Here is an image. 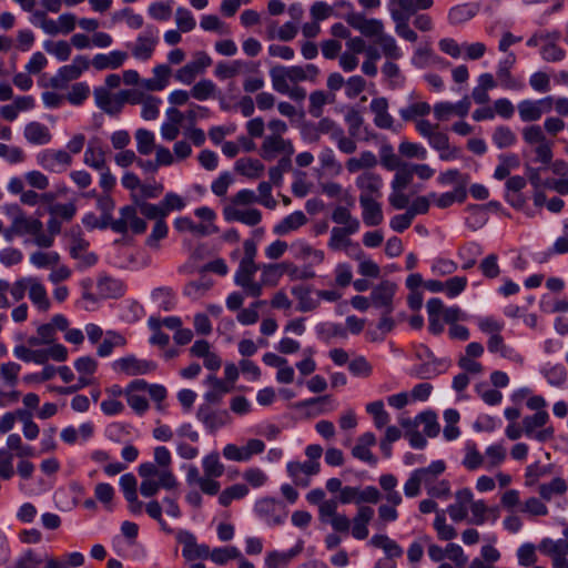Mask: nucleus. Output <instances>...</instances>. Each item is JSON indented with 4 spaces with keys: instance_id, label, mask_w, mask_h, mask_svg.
<instances>
[{
    "instance_id": "4",
    "label": "nucleus",
    "mask_w": 568,
    "mask_h": 568,
    "mask_svg": "<svg viewBox=\"0 0 568 568\" xmlns=\"http://www.w3.org/2000/svg\"><path fill=\"white\" fill-rule=\"evenodd\" d=\"M112 231L126 234L129 231L133 234H142L146 231V222L139 217L138 207L126 205L120 210V217L112 220Z\"/></svg>"
},
{
    "instance_id": "46",
    "label": "nucleus",
    "mask_w": 568,
    "mask_h": 568,
    "mask_svg": "<svg viewBox=\"0 0 568 568\" xmlns=\"http://www.w3.org/2000/svg\"><path fill=\"white\" fill-rule=\"evenodd\" d=\"M445 470V464L442 460L432 463L428 467L416 469L415 473L422 479L425 486L435 483V479Z\"/></svg>"
},
{
    "instance_id": "23",
    "label": "nucleus",
    "mask_w": 568,
    "mask_h": 568,
    "mask_svg": "<svg viewBox=\"0 0 568 568\" xmlns=\"http://www.w3.org/2000/svg\"><path fill=\"white\" fill-rule=\"evenodd\" d=\"M171 73L168 64H159L153 69L154 77L143 81L142 85L150 91H161L168 85Z\"/></svg>"
},
{
    "instance_id": "40",
    "label": "nucleus",
    "mask_w": 568,
    "mask_h": 568,
    "mask_svg": "<svg viewBox=\"0 0 568 568\" xmlns=\"http://www.w3.org/2000/svg\"><path fill=\"white\" fill-rule=\"evenodd\" d=\"M567 488L566 481L560 477H556L550 483L541 484L538 487V493L542 499L550 500L554 495L565 494Z\"/></svg>"
},
{
    "instance_id": "45",
    "label": "nucleus",
    "mask_w": 568,
    "mask_h": 568,
    "mask_svg": "<svg viewBox=\"0 0 568 568\" xmlns=\"http://www.w3.org/2000/svg\"><path fill=\"white\" fill-rule=\"evenodd\" d=\"M84 163L98 171L105 169V154L100 146L89 145L84 153Z\"/></svg>"
},
{
    "instance_id": "39",
    "label": "nucleus",
    "mask_w": 568,
    "mask_h": 568,
    "mask_svg": "<svg viewBox=\"0 0 568 568\" xmlns=\"http://www.w3.org/2000/svg\"><path fill=\"white\" fill-rule=\"evenodd\" d=\"M217 89L213 81L209 79H202L196 82L191 89V95L199 100L205 101L216 95Z\"/></svg>"
},
{
    "instance_id": "53",
    "label": "nucleus",
    "mask_w": 568,
    "mask_h": 568,
    "mask_svg": "<svg viewBox=\"0 0 568 568\" xmlns=\"http://www.w3.org/2000/svg\"><path fill=\"white\" fill-rule=\"evenodd\" d=\"M270 77L272 80L273 89L276 92L282 93V94H284L285 92H288L290 79L285 74L284 67H281V65L273 67L270 70Z\"/></svg>"
},
{
    "instance_id": "58",
    "label": "nucleus",
    "mask_w": 568,
    "mask_h": 568,
    "mask_svg": "<svg viewBox=\"0 0 568 568\" xmlns=\"http://www.w3.org/2000/svg\"><path fill=\"white\" fill-rule=\"evenodd\" d=\"M80 73L72 64L62 67L58 74L51 79V85L53 88H61L64 83L77 80Z\"/></svg>"
},
{
    "instance_id": "33",
    "label": "nucleus",
    "mask_w": 568,
    "mask_h": 568,
    "mask_svg": "<svg viewBox=\"0 0 568 568\" xmlns=\"http://www.w3.org/2000/svg\"><path fill=\"white\" fill-rule=\"evenodd\" d=\"M377 164L376 155L371 151H364L357 158H351L346 161V169L349 173H356L361 170L372 169Z\"/></svg>"
},
{
    "instance_id": "13",
    "label": "nucleus",
    "mask_w": 568,
    "mask_h": 568,
    "mask_svg": "<svg viewBox=\"0 0 568 568\" xmlns=\"http://www.w3.org/2000/svg\"><path fill=\"white\" fill-rule=\"evenodd\" d=\"M223 215L229 222L237 221L248 226H255L262 220V214L257 209L241 210L235 205H225Z\"/></svg>"
},
{
    "instance_id": "54",
    "label": "nucleus",
    "mask_w": 568,
    "mask_h": 568,
    "mask_svg": "<svg viewBox=\"0 0 568 568\" xmlns=\"http://www.w3.org/2000/svg\"><path fill=\"white\" fill-rule=\"evenodd\" d=\"M245 63L241 60H235L232 63L220 62L215 67V75L222 80L231 79L237 75Z\"/></svg>"
},
{
    "instance_id": "1",
    "label": "nucleus",
    "mask_w": 568,
    "mask_h": 568,
    "mask_svg": "<svg viewBox=\"0 0 568 568\" xmlns=\"http://www.w3.org/2000/svg\"><path fill=\"white\" fill-rule=\"evenodd\" d=\"M8 212L12 214V223L4 232V236L8 240H11L13 236L33 235L43 230V224L40 220L24 215L19 206H9Z\"/></svg>"
},
{
    "instance_id": "27",
    "label": "nucleus",
    "mask_w": 568,
    "mask_h": 568,
    "mask_svg": "<svg viewBox=\"0 0 568 568\" xmlns=\"http://www.w3.org/2000/svg\"><path fill=\"white\" fill-rule=\"evenodd\" d=\"M89 243L84 240H77L73 242L70 254L73 258L80 261V266L88 267L95 264L98 257L94 253L88 252Z\"/></svg>"
},
{
    "instance_id": "29",
    "label": "nucleus",
    "mask_w": 568,
    "mask_h": 568,
    "mask_svg": "<svg viewBox=\"0 0 568 568\" xmlns=\"http://www.w3.org/2000/svg\"><path fill=\"white\" fill-rule=\"evenodd\" d=\"M264 164L256 159H240L235 163V170L248 179H257L264 172Z\"/></svg>"
},
{
    "instance_id": "10",
    "label": "nucleus",
    "mask_w": 568,
    "mask_h": 568,
    "mask_svg": "<svg viewBox=\"0 0 568 568\" xmlns=\"http://www.w3.org/2000/svg\"><path fill=\"white\" fill-rule=\"evenodd\" d=\"M347 23L358 30L365 37H377L384 34V24L377 19H366L363 14L351 13L346 17Z\"/></svg>"
},
{
    "instance_id": "22",
    "label": "nucleus",
    "mask_w": 568,
    "mask_h": 568,
    "mask_svg": "<svg viewBox=\"0 0 568 568\" xmlns=\"http://www.w3.org/2000/svg\"><path fill=\"white\" fill-rule=\"evenodd\" d=\"M550 100H524L518 104V113L524 122L538 121L544 114L542 103L549 104Z\"/></svg>"
},
{
    "instance_id": "5",
    "label": "nucleus",
    "mask_w": 568,
    "mask_h": 568,
    "mask_svg": "<svg viewBox=\"0 0 568 568\" xmlns=\"http://www.w3.org/2000/svg\"><path fill=\"white\" fill-rule=\"evenodd\" d=\"M295 150L291 140L278 134L266 135L260 148V155L265 161H272L278 155L294 154Z\"/></svg>"
},
{
    "instance_id": "61",
    "label": "nucleus",
    "mask_w": 568,
    "mask_h": 568,
    "mask_svg": "<svg viewBox=\"0 0 568 568\" xmlns=\"http://www.w3.org/2000/svg\"><path fill=\"white\" fill-rule=\"evenodd\" d=\"M524 141L529 145L542 144L547 138L539 125H528L521 131Z\"/></svg>"
},
{
    "instance_id": "2",
    "label": "nucleus",
    "mask_w": 568,
    "mask_h": 568,
    "mask_svg": "<svg viewBox=\"0 0 568 568\" xmlns=\"http://www.w3.org/2000/svg\"><path fill=\"white\" fill-rule=\"evenodd\" d=\"M549 420V414L546 410L536 412L534 415L523 418L524 435L528 438H534L539 443H545L554 439V427H545Z\"/></svg>"
},
{
    "instance_id": "48",
    "label": "nucleus",
    "mask_w": 568,
    "mask_h": 568,
    "mask_svg": "<svg viewBox=\"0 0 568 568\" xmlns=\"http://www.w3.org/2000/svg\"><path fill=\"white\" fill-rule=\"evenodd\" d=\"M381 163L388 171H396L403 166L406 162L394 153L393 146L385 144L381 148Z\"/></svg>"
},
{
    "instance_id": "19",
    "label": "nucleus",
    "mask_w": 568,
    "mask_h": 568,
    "mask_svg": "<svg viewBox=\"0 0 568 568\" xmlns=\"http://www.w3.org/2000/svg\"><path fill=\"white\" fill-rule=\"evenodd\" d=\"M376 444V438L373 433H365L358 437L356 445L352 449V455L363 462L376 464L377 459L369 450L371 446Z\"/></svg>"
},
{
    "instance_id": "30",
    "label": "nucleus",
    "mask_w": 568,
    "mask_h": 568,
    "mask_svg": "<svg viewBox=\"0 0 568 568\" xmlns=\"http://www.w3.org/2000/svg\"><path fill=\"white\" fill-rule=\"evenodd\" d=\"M357 231L358 230L354 227H333L331 239L328 242L329 248H332L333 251L346 248L352 244L349 235L356 233Z\"/></svg>"
},
{
    "instance_id": "28",
    "label": "nucleus",
    "mask_w": 568,
    "mask_h": 568,
    "mask_svg": "<svg viewBox=\"0 0 568 568\" xmlns=\"http://www.w3.org/2000/svg\"><path fill=\"white\" fill-rule=\"evenodd\" d=\"M335 102L334 93H326L324 91H314L310 94L308 112L314 118H321L323 114V106L327 103Z\"/></svg>"
},
{
    "instance_id": "38",
    "label": "nucleus",
    "mask_w": 568,
    "mask_h": 568,
    "mask_svg": "<svg viewBox=\"0 0 568 568\" xmlns=\"http://www.w3.org/2000/svg\"><path fill=\"white\" fill-rule=\"evenodd\" d=\"M155 45L156 39L152 37H139L132 48V54L136 59L148 60L151 58Z\"/></svg>"
},
{
    "instance_id": "51",
    "label": "nucleus",
    "mask_w": 568,
    "mask_h": 568,
    "mask_svg": "<svg viewBox=\"0 0 568 568\" xmlns=\"http://www.w3.org/2000/svg\"><path fill=\"white\" fill-rule=\"evenodd\" d=\"M332 220L342 227H354L356 230L359 229V221L354 217L349 210L344 206H337L332 213Z\"/></svg>"
},
{
    "instance_id": "47",
    "label": "nucleus",
    "mask_w": 568,
    "mask_h": 568,
    "mask_svg": "<svg viewBox=\"0 0 568 568\" xmlns=\"http://www.w3.org/2000/svg\"><path fill=\"white\" fill-rule=\"evenodd\" d=\"M138 152L143 155L150 154L156 146L154 143V134L145 129H139L135 132Z\"/></svg>"
},
{
    "instance_id": "56",
    "label": "nucleus",
    "mask_w": 568,
    "mask_h": 568,
    "mask_svg": "<svg viewBox=\"0 0 568 568\" xmlns=\"http://www.w3.org/2000/svg\"><path fill=\"white\" fill-rule=\"evenodd\" d=\"M366 410L373 415L374 423L377 428H383L389 420V416L384 409V404L382 400L369 403L366 406Z\"/></svg>"
},
{
    "instance_id": "32",
    "label": "nucleus",
    "mask_w": 568,
    "mask_h": 568,
    "mask_svg": "<svg viewBox=\"0 0 568 568\" xmlns=\"http://www.w3.org/2000/svg\"><path fill=\"white\" fill-rule=\"evenodd\" d=\"M538 549L552 560L561 555H568V540L545 538L540 541Z\"/></svg>"
},
{
    "instance_id": "26",
    "label": "nucleus",
    "mask_w": 568,
    "mask_h": 568,
    "mask_svg": "<svg viewBox=\"0 0 568 568\" xmlns=\"http://www.w3.org/2000/svg\"><path fill=\"white\" fill-rule=\"evenodd\" d=\"M29 297L34 305L41 311H48L50 301L44 286L33 277H29Z\"/></svg>"
},
{
    "instance_id": "24",
    "label": "nucleus",
    "mask_w": 568,
    "mask_h": 568,
    "mask_svg": "<svg viewBox=\"0 0 568 568\" xmlns=\"http://www.w3.org/2000/svg\"><path fill=\"white\" fill-rule=\"evenodd\" d=\"M128 54L123 51H112L109 54H97L92 60V65L97 70L118 69L126 60Z\"/></svg>"
},
{
    "instance_id": "37",
    "label": "nucleus",
    "mask_w": 568,
    "mask_h": 568,
    "mask_svg": "<svg viewBox=\"0 0 568 568\" xmlns=\"http://www.w3.org/2000/svg\"><path fill=\"white\" fill-rule=\"evenodd\" d=\"M132 200L138 210L140 211V213L148 219L158 221L160 219L164 220V217L166 216L165 211H163L162 204L155 205L148 203L146 201H142L141 199H139L136 193L132 194Z\"/></svg>"
},
{
    "instance_id": "43",
    "label": "nucleus",
    "mask_w": 568,
    "mask_h": 568,
    "mask_svg": "<svg viewBox=\"0 0 568 568\" xmlns=\"http://www.w3.org/2000/svg\"><path fill=\"white\" fill-rule=\"evenodd\" d=\"M287 471L294 478L295 484H300V474L315 475L320 471V464L317 462L290 463Z\"/></svg>"
},
{
    "instance_id": "9",
    "label": "nucleus",
    "mask_w": 568,
    "mask_h": 568,
    "mask_svg": "<svg viewBox=\"0 0 568 568\" xmlns=\"http://www.w3.org/2000/svg\"><path fill=\"white\" fill-rule=\"evenodd\" d=\"M23 445L21 437L18 434H11L7 438V448L0 449V477L2 479H10L13 474V457L14 454Z\"/></svg>"
},
{
    "instance_id": "3",
    "label": "nucleus",
    "mask_w": 568,
    "mask_h": 568,
    "mask_svg": "<svg viewBox=\"0 0 568 568\" xmlns=\"http://www.w3.org/2000/svg\"><path fill=\"white\" fill-rule=\"evenodd\" d=\"M479 329L488 335L487 347L493 354H500L503 357L508 355V346L501 336L504 323L495 320L491 316L481 317L478 320Z\"/></svg>"
},
{
    "instance_id": "14",
    "label": "nucleus",
    "mask_w": 568,
    "mask_h": 568,
    "mask_svg": "<svg viewBox=\"0 0 568 568\" xmlns=\"http://www.w3.org/2000/svg\"><path fill=\"white\" fill-rule=\"evenodd\" d=\"M374 516V509L369 506H359L356 515L353 517L352 536L357 540L366 539L368 536V524Z\"/></svg>"
},
{
    "instance_id": "12",
    "label": "nucleus",
    "mask_w": 568,
    "mask_h": 568,
    "mask_svg": "<svg viewBox=\"0 0 568 568\" xmlns=\"http://www.w3.org/2000/svg\"><path fill=\"white\" fill-rule=\"evenodd\" d=\"M371 111L374 114V124L383 130H393L395 131L394 123L395 120L389 113L388 109V100L384 97L375 98L371 102Z\"/></svg>"
},
{
    "instance_id": "44",
    "label": "nucleus",
    "mask_w": 568,
    "mask_h": 568,
    "mask_svg": "<svg viewBox=\"0 0 568 568\" xmlns=\"http://www.w3.org/2000/svg\"><path fill=\"white\" fill-rule=\"evenodd\" d=\"M248 494V488L244 484H235L225 488L219 496V503L227 507L234 499H241Z\"/></svg>"
},
{
    "instance_id": "64",
    "label": "nucleus",
    "mask_w": 568,
    "mask_h": 568,
    "mask_svg": "<svg viewBox=\"0 0 568 568\" xmlns=\"http://www.w3.org/2000/svg\"><path fill=\"white\" fill-rule=\"evenodd\" d=\"M175 21L180 31L190 32L195 28V20L192 13L185 8H178L175 12Z\"/></svg>"
},
{
    "instance_id": "6",
    "label": "nucleus",
    "mask_w": 568,
    "mask_h": 568,
    "mask_svg": "<svg viewBox=\"0 0 568 568\" xmlns=\"http://www.w3.org/2000/svg\"><path fill=\"white\" fill-rule=\"evenodd\" d=\"M212 64V59L203 51L196 52L194 59L175 72V79L184 84H191L199 74Z\"/></svg>"
},
{
    "instance_id": "7",
    "label": "nucleus",
    "mask_w": 568,
    "mask_h": 568,
    "mask_svg": "<svg viewBox=\"0 0 568 568\" xmlns=\"http://www.w3.org/2000/svg\"><path fill=\"white\" fill-rule=\"evenodd\" d=\"M396 284L390 281H382L371 292V305L383 311H394V296Z\"/></svg>"
},
{
    "instance_id": "17",
    "label": "nucleus",
    "mask_w": 568,
    "mask_h": 568,
    "mask_svg": "<svg viewBox=\"0 0 568 568\" xmlns=\"http://www.w3.org/2000/svg\"><path fill=\"white\" fill-rule=\"evenodd\" d=\"M470 109V101L468 97H465L462 101H459L456 104L448 103V102H440L435 104L434 106V114L437 120L443 121L447 120L449 115L453 113L465 116L467 115L468 111Z\"/></svg>"
},
{
    "instance_id": "41",
    "label": "nucleus",
    "mask_w": 568,
    "mask_h": 568,
    "mask_svg": "<svg viewBox=\"0 0 568 568\" xmlns=\"http://www.w3.org/2000/svg\"><path fill=\"white\" fill-rule=\"evenodd\" d=\"M430 105L427 102L412 103L399 110V115L404 121H417L418 116H426L430 113Z\"/></svg>"
},
{
    "instance_id": "21",
    "label": "nucleus",
    "mask_w": 568,
    "mask_h": 568,
    "mask_svg": "<svg viewBox=\"0 0 568 568\" xmlns=\"http://www.w3.org/2000/svg\"><path fill=\"white\" fill-rule=\"evenodd\" d=\"M94 99L97 105L110 115H116L121 112V101L116 100L105 88H97L94 90Z\"/></svg>"
},
{
    "instance_id": "62",
    "label": "nucleus",
    "mask_w": 568,
    "mask_h": 568,
    "mask_svg": "<svg viewBox=\"0 0 568 568\" xmlns=\"http://www.w3.org/2000/svg\"><path fill=\"white\" fill-rule=\"evenodd\" d=\"M398 151L403 156L408 159L416 158L424 160L427 155V151L424 146L409 141H403L398 146Z\"/></svg>"
},
{
    "instance_id": "57",
    "label": "nucleus",
    "mask_w": 568,
    "mask_h": 568,
    "mask_svg": "<svg viewBox=\"0 0 568 568\" xmlns=\"http://www.w3.org/2000/svg\"><path fill=\"white\" fill-rule=\"evenodd\" d=\"M377 43L381 45L383 54L386 58L397 60L400 58V50L395 41V39L390 36L383 34L379 39H377Z\"/></svg>"
},
{
    "instance_id": "20",
    "label": "nucleus",
    "mask_w": 568,
    "mask_h": 568,
    "mask_svg": "<svg viewBox=\"0 0 568 568\" xmlns=\"http://www.w3.org/2000/svg\"><path fill=\"white\" fill-rule=\"evenodd\" d=\"M23 134L28 142L38 145L48 144L52 139L49 128L36 121L26 125Z\"/></svg>"
},
{
    "instance_id": "55",
    "label": "nucleus",
    "mask_w": 568,
    "mask_h": 568,
    "mask_svg": "<svg viewBox=\"0 0 568 568\" xmlns=\"http://www.w3.org/2000/svg\"><path fill=\"white\" fill-rule=\"evenodd\" d=\"M493 141L498 149H506L516 142V135L508 126H498L493 134Z\"/></svg>"
},
{
    "instance_id": "63",
    "label": "nucleus",
    "mask_w": 568,
    "mask_h": 568,
    "mask_svg": "<svg viewBox=\"0 0 568 568\" xmlns=\"http://www.w3.org/2000/svg\"><path fill=\"white\" fill-rule=\"evenodd\" d=\"M258 270V266L255 264V262H248V261H242L240 262L239 270L235 274V283L242 284L246 281H251L254 277V274Z\"/></svg>"
},
{
    "instance_id": "8",
    "label": "nucleus",
    "mask_w": 568,
    "mask_h": 568,
    "mask_svg": "<svg viewBox=\"0 0 568 568\" xmlns=\"http://www.w3.org/2000/svg\"><path fill=\"white\" fill-rule=\"evenodd\" d=\"M114 368L129 376L145 375L156 369L153 361L141 359L134 355L122 357L114 362Z\"/></svg>"
},
{
    "instance_id": "42",
    "label": "nucleus",
    "mask_w": 568,
    "mask_h": 568,
    "mask_svg": "<svg viewBox=\"0 0 568 568\" xmlns=\"http://www.w3.org/2000/svg\"><path fill=\"white\" fill-rule=\"evenodd\" d=\"M293 295L298 300V310L310 312L315 310L320 303L311 296V290L305 286H295L292 288Z\"/></svg>"
},
{
    "instance_id": "59",
    "label": "nucleus",
    "mask_w": 568,
    "mask_h": 568,
    "mask_svg": "<svg viewBox=\"0 0 568 568\" xmlns=\"http://www.w3.org/2000/svg\"><path fill=\"white\" fill-rule=\"evenodd\" d=\"M90 88L87 83L79 82L71 87L67 99L73 105H80L89 98Z\"/></svg>"
},
{
    "instance_id": "34",
    "label": "nucleus",
    "mask_w": 568,
    "mask_h": 568,
    "mask_svg": "<svg viewBox=\"0 0 568 568\" xmlns=\"http://www.w3.org/2000/svg\"><path fill=\"white\" fill-rule=\"evenodd\" d=\"M307 222L306 215L302 211H296L286 216L274 227V232L284 235L293 230H297Z\"/></svg>"
},
{
    "instance_id": "49",
    "label": "nucleus",
    "mask_w": 568,
    "mask_h": 568,
    "mask_svg": "<svg viewBox=\"0 0 568 568\" xmlns=\"http://www.w3.org/2000/svg\"><path fill=\"white\" fill-rule=\"evenodd\" d=\"M30 262L37 267H55L60 262L57 252L37 251L30 255Z\"/></svg>"
},
{
    "instance_id": "60",
    "label": "nucleus",
    "mask_w": 568,
    "mask_h": 568,
    "mask_svg": "<svg viewBox=\"0 0 568 568\" xmlns=\"http://www.w3.org/2000/svg\"><path fill=\"white\" fill-rule=\"evenodd\" d=\"M161 100L153 95L148 98L142 103L141 115L146 121L155 120L160 114Z\"/></svg>"
},
{
    "instance_id": "31",
    "label": "nucleus",
    "mask_w": 568,
    "mask_h": 568,
    "mask_svg": "<svg viewBox=\"0 0 568 568\" xmlns=\"http://www.w3.org/2000/svg\"><path fill=\"white\" fill-rule=\"evenodd\" d=\"M197 417L204 423V425L211 430H215L216 428L223 426L227 418V412H213L209 408L201 407L197 412Z\"/></svg>"
},
{
    "instance_id": "15",
    "label": "nucleus",
    "mask_w": 568,
    "mask_h": 568,
    "mask_svg": "<svg viewBox=\"0 0 568 568\" xmlns=\"http://www.w3.org/2000/svg\"><path fill=\"white\" fill-rule=\"evenodd\" d=\"M179 540L183 544V556L187 560L205 559L210 556V548L205 545H197L192 534L181 532Z\"/></svg>"
},
{
    "instance_id": "52",
    "label": "nucleus",
    "mask_w": 568,
    "mask_h": 568,
    "mask_svg": "<svg viewBox=\"0 0 568 568\" xmlns=\"http://www.w3.org/2000/svg\"><path fill=\"white\" fill-rule=\"evenodd\" d=\"M414 173L410 163L406 162L403 166L396 170L395 176L392 181V189L405 190L413 181Z\"/></svg>"
},
{
    "instance_id": "50",
    "label": "nucleus",
    "mask_w": 568,
    "mask_h": 568,
    "mask_svg": "<svg viewBox=\"0 0 568 568\" xmlns=\"http://www.w3.org/2000/svg\"><path fill=\"white\" fill-rule=\"evenodd\" d=\"M204 476L221 477L224 474V465L220 462L219 454L212 453L203 459Z\"/></svg>"
},
{
    "instance_id": "36",
    "label": "nucleus",
    "mask_w": 568,
    "mask_h": 568,
    "mask_svg": "<svg viewBox=\"0 0 568 568\" xmlns=\"http://www.w3.org/2000/svg\"><path fill=\"white\" fill-rule=\"evenodd\" d=\"M302 550V546L297 545L287 552L271 551L265 558L267 568H282L286 566Z\"/></svg>"
},
{
    "instance_id": "11",
    "label": "nucleus",
    "mask_w": 568,
    "mask_h": 568,
    "mask_svg": "<svg viewBox=\"0 0 568 568\" xmlns=\"http://www.w3.org/2000/svg\"><path fill=\"white\" fill-rule=\"evenodd\" d=\"M39 163L49 171L59 172L72 164L71 155L63 150H45L39 155Z\"/></svg>"
},
{
    "instance_id": "18",
    "label": "nucleus",
    "mask_w": 568,
    "mask_h": 568,
    "mask_svg": "<svg viewBox=\"0 0 568 568\" xmlns=\"http://www.w3.org/2000/svg\"><path fill=\"white\" fill-rule=\"evenodd\" d=\"M359 204L363 209V221L367 226H377L383 222L382 206L375 199L359 196Z\"/></svg>"
},
{
    "instance_id": "25",
    "label": "nucleus",
    "mask_w": 568,
    "mask_h": 568,
    "mask_svg": "<svg viewBox=\"0 0 568 568\" xmlns=\"http://www.w3.org/2000/svg\"><path fill=\"white\" fill-rule=\"evenodd\" d=\"M174 226L179 232H191L195 235L205 236L217 232V227L213 224H195L190 217H179L174 222Z\"/></svg>"
},
{
    "instance_id": "16",
    "label": "nucleus",
    "mask_w": 568,
    "mask_h": 568,
    "mask_svg": "<svg viewBox=\"0 0 568 568\" xmlns=\"http://www.w3.org/2000/svg\"><path fill=\"white\" fill-rule=\"evenodd\" d=\"M356 186L361 190L359 196L375 199L381 196L382 178L373 172H365L357 176Z\"/></svg>"
},
{
    "instance_id": "35",
    "label": "nucleus",
    "mask_w": 568,
    "mask_h": 568,
    "mask_svg": "<svg viewBox=\"0 0 568 568\" xmlns=\"http://www.w3.org/2000/svg\"><path fill=\"white\" fill-rule=\"evenodd\" d=\"M371 545L385 551L388 558H398L403 554L399 545L386 535H375L371 538Z\"/></svg>"
}]
</instances>
